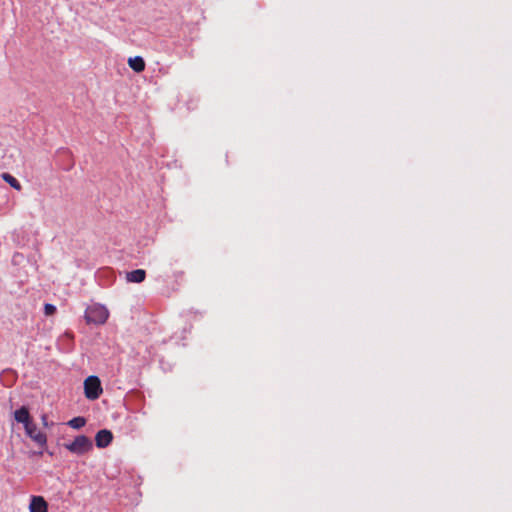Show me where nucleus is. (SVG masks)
Here are the masks:
<instances>
[{
    "label": "nucleus",
    "mask_w": 512,
    "mask_h": 512,
    "mask_svg": "<svg viewBox=\"0 0 512 512\" xmlns=\"http://www.w3.org/2000/svg\"><path fill=\"white\" fill-rule=\"evenodd\" d=\"M56 311V307L52 304H45L44 306V312L46 315H52Z\"/></svg>",
    "instance_id": "obj_12"
},
{
    "label": "nucleus",
    "mask_w": 512,
    "mask_h": 512,
    "mask_svg": "<svg viewBox=\"0 0 512 512\" xmlns=\"http://www.w3.org/2000/svg\"><path fill=\"white\" fill-rule=\"evenodd\" d=\"M30 512H47V502L41 496H32L29 505Z\"/></svg>",
    "instance_id": "obj_6"
},
{
    "label": "nucleus",
    "mask_w": 512,
    "mask_h": 512,
    "mask_svg": "<svg viewBox=\"0 0 512 512\" xmlns=\"http://www.w3.org/2000/svg\"><path fill=\"white\" fill-rule=\"evenodd\" d=\"M102 386L97 376H89L84 381V393L87 399L96 400L102 393Z\"/></svg>",
    "instance_id": "obj_3"
},
{
    "label": "nucleus",
    "mask_w": 512,
    "mask_h": 512,
    "mask_svg": "<svg viewBox=\"0 0 512 512\" xmlns=\"http://www.w3.org/2000/svg\"><path fill=\"white\" fill-rule=\"evenodd\" d=\"M65 448L73 454L83 455L93 447L92 441L85 435H78L71 443H66Z\"/></svg>",
    "instance_id": "obj_2"
},
{
    "label": "nucleus",
    "mask_w": 512,
    "mask_h": 512,
    "mask_svg": "<svg viewBox=\"0 0 512 512\" xmlns=\"http://www.w3.org/2000/svg\"><path fill=\"white\" fill-rule=\"evenodd\" d=\"M129 67L137 73L145 69V61L141 56L130 57L128 59Z\"/></svg>",
    "instance_id": "obj_9"
},
{
    "label": "nucleus",
    "mask_w": 512,
    "mask_h": 512,
    "mask_svg": "<svg viewBox=\"0 0 512 512\" xmlns=\"http://www.w3.org/2000/svg\"><path fill=\"white\" fill-rule=\"evenodd\" d=\"M113 440V434L110 430L102 429L95 436L96 446L98 448H106Z\"/></svg>",
    "instance_id": "obj_5"
},
{
    "label": "nucleus",
    "mask_w": 512,
    "mask_h": 512,
    "mask_svg": "<svg viewBox=\"0 0 512 512\" xmlns=\"http://www.w3.org/2000/svg\"><path fill=\"white\" fill-rule=\"evenodd\" d=\"M86 424V419L84 417H74L68 421V425L73 429H80Z\"/></svg>",
    "instance_id": "obj_11"
},
{
    "label": "nucleus",
    "mask_w": 512,
    "mask_h": 512,
    "mask_svg": "<svg viewBox=\"0 0 512 512\" xmlns=\"http://www.w3.org/2000/svg\"><path fill=\"white\" fill-rule=\"evenodd\" d=\"M14 419L18 422V423H22L24 425V427L29 424L30 422H32V419H31V416H30V413H29V410L27 407L25 406H22L21 408L17 409L15 412H14Z\"/></svg>",
    "instance_id": "obj_7"
},
{
    "label": "nucleus",
    "mask_w": 512,
    "mask_h": 512,
    "mask_svg": "<svg viewBox=\"0 0 512 512\" xmlns=\"http://www.w3.org/2000/svg\"><path fill=\"white\" fill-rule=\"evenodd\" d=\"M1 177L5 182H7L14 189H16V190L21 189V185H20L19 181L15 177H13L11 174L2 173Z\"/></svg>",
    "instance_id": "obj_10"
},
{
    "label": "nucleus",
    "mask_w": 512,
    "mask_h": 512,
    "mask_svg": "<svg viewBox=\"0 0 512 512\" xmlns=\"http://www.w3.org/2000/svg\"><path fill=\"white\" fill-rule=\"evenodd\" d=\"M146 272L143 269H136L126 273V281L130 283H141L145 280Z\"/></svg>",
    "instance_id": "obj_8"
},
{
    "label": "nucleus",
    "mask_w": 512,
    "mask_h": 512,
    "mask_svg": "<svg viewBox=\"0 0 512 512\" xmlns=\"http://www.w3.org/2000/svg\"><path fill=\"white\" fill-rule=\"evenodd\" d=\"M24 428L27 436L30 437L34 442H36L40 446L46 445V435L37 429V426L33 421L27 424Z\"/></svg>",
    "instance_id": "obj_4"
},
{
    "label": "nucleus",
    "mask_w": 512,
    "mask_h": 512,
    "mask_svg": "<svg viewBox=\"0 0 512 512\" xmlns=\"http://www.w3.org/2000/svg\"><path fill=\"white\" fill-rule=\"evenodd\" d=\"M41 419H42L43 425L47 427L48 426L47 415H42Z\"/></svg>",
    "instance_id": "obj_13"
},
{
    "label": "nucleus",
    "mask_w": 512,
    "mask_h": 512,
    "mask_svg": "<svg viewBox=\"0 0 512 512\" xmlns=\"http://www.w3.org/2000/svg\"><path fill=\"white\" fill-rule=\"evenodd\" d=\"M109 316L107 308L101 304H93L85 310V319L89 324H104Z\"/></svg>",
    "instance_id": "obj_1"
}]
</instances>
